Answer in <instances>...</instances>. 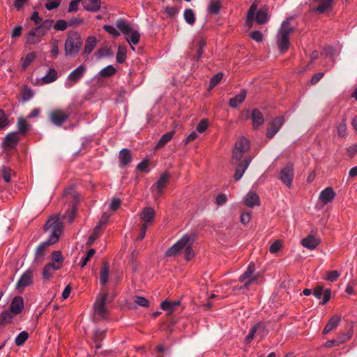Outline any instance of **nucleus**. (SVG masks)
Masks as SVG:
<instances>
[{
	"label": "nucleus",
	"instance_id": "f257e3e1",
	"mask_svg": "<svg viewBox=\"0 0 357 357\" xmlns=\"http://www.w3.org/2000/svg\"><path fill=\"white\" fill-rule=\"evenodd\" d=\"M62 230L63 223L59 218L57 216L50 217L44 226V231L49 233L50 238L37 247L33 263L39 264L43 261L48 247L57 242Z\"/></svg>",
	"mask_w": 357,
	"mask_h": 357
},
{
	"label": "nucleus",
	"instance_id": "f03ea898",
	"mask_svg": "<svg viewBox=\"0 0 357 357\" xmlns=\"http://www.w3.org/2000/svg\"><path fill=\"white\" fill-rule=\"evenodd\" d=\"M80 35L75 31H70L65 43V52L67 56H75L79 52L82 47Z\"/></svg>",
	"mask_w": 357,
	"mask_h": 357
},
{
	"label": "nucleus",
	"instance_id": "7ed1b4c3",
	"mask_svg": "<svg viewBox=\"0 0 357 357\" xmlns=\"http://www.w3.org/2000/svg\"><path fill=\"white\" fill-rule=\"evenodd\" d=\"M116 26L124 34L128 36L126 38L127 41L133 45H137L139 42L140 35L137 31L133 30L130 24L125 20H119L116 22Z\"/></svg>",
	"mask_w": 357,
	"mask_h": 357
},
{
	"label": "nucleus",
	"instance_id": "20e7f679",
	"mask_svg": "<svg viewBox=\"0 0 357 357\" xmlns=\"http://www.w3.org/2000/svg\"><path fill=\"white\" fill-rule=\"evenodd\" d=\"M255 266L251 262L249 264L246 271L239 277L238 280L243 282V287L248 288L252 283L257 282L260 274L255 273Z\"/></svg>",
	"mask_w": 357,
	"mask_h": 357
},
{
	"label": "nucleus",
	"instance_id": "39448f33",
	"mask_svg": "<svg viewBox=\"0 0 357 357\" xmlns=\"http://www.w3.org/2000/svg\"><path fill=\"white\" fill-rule=\"evenodd\" d=\"M190 241V236L184 235L166 252L167 257L176 256Z\"/></svg>",
	"mask_w": 357,
	"mask_h": 357
},
{
	"label": "nucleus",
	"instance_id": "423d86ee",
	"mask_svg": "<svg viewBox=\"0 0 357 357\" xmlns=\"http://www.w3.org/2000/svg\"><path fill=\"white\" fill-rule=\"evenodd\" d=\"M70 114L61 109H55L49 114L51 122L57 126H61L69 117Z\"/></svg>",
	"mask_w": 357,
	"mask_h": 357
},
{
	"label": "nucleus",
	"instance_id": "0eeeda50",
	"mask_svg": "<svg viewBox=\"0 0 357 357\" xmlns=\"http://www.w3.org/2000/svg\"><path fill=\"white\" fill-rule=\"evenodd\" d=\"M294 176L293 165L288 164L281 169L279 178L284 184L289 188L291 185Z\"/></svg>",
	"mask_w": 357,
	"mask_h": 357
},
{
	"label": "nucleus",
	"instance_id": "6e6552de",
	"mask_svg": "<svg viewBox=\"0 0 357 357\" xmlns=\"http://www.w3.org/2000/svg\"><path fill=\"white\" fill-rule=\"evenodd\" d=\"M284 123V117L282 116L274 118L268 124L266 132V137L271 139L279 131L280 127Z\"/></svg>",
	"mask_w": 357,
	"mask_h": 357
},
{
	"label": "nucleus",
	"instance_id": "1a4fd4ad",
	"mask_svg": "<svg viewBox=\"0 0 357 357\" xmlns=\"http://www.w3.org/2000/svg\"><path fill=\"white\" fill-rule=\"evenodd\" d=\"M170 175L167 172H164L156 183L151 186V190H155L158 196L162 194L163 190L166 187Z\"/></svg>",
	"mask_w": 357,
	"mask_h": 357
},
{
	"label": "nucleus",
	"instance_id": "9d476101",
	"mask_svg": "<svg viewBox=\"0 0 357 357\" xmlns=\"http://www.w3.org/2000/svg\"><path fill=\"white\" fill-rule=\"evenodd\" d=\"M107 298L108 294L105 293L100 298H98L96 302L94 303L96 313L102 318L105 317L107 313L105 304L107 301Z\"/></svg>",
	"mask_w": 357,
	"mask_h": 357
},
{
	"label": "nucleus",
	"instance_id": "9b49d317",
	"mask_svg": "<svg viewBox=\"0 0 357 357\" xmlns=\"http://www.w3.org/2000/svg\"><path fill=\"white\" fill-rule=\"evenodd\" d=\"M33 282L32 271L27 270L24 272L16 284V289L22 291L26 287Z\"/></svg>",
	"mask_w": 357,
	"mask_h": 357
},
{
	"label": "nucleus",
	"instance_id": "f8f14e48",
	"mask_svg": "<svg viewBox=\"0 0 357 357\" xmlns=\"http://www.w3.org/2000/svg\"><path fill=\"white\" fill-rule=\"evenodd\" d=\"M47 31L45 29H37V26L31 30L26 36L27 44H35L40 40V37L45 34Z\"/></svg>",
	"mask_w": 357,
	"mask_h": 357
},
{
	"label": "nucleus",
	"instance_id": "ddd939ff",
	"mask_svg": "<svg viewBox=\"0 0 357 357\" xmlns=\"http://www.w3.org/2000/svg\"><path fill=\"white\" fill-rule=\"evenodd\" d=\"M251 161V158L249 157H246L243 159V160L239 163H238L235 174L234 178L237 181L239 180L243 175L244 172L247 169Z\"/></svg>",
	"mask_w": 357,
	"mask_h": 357
},
{
	"label": "nucleus",
	"instance_id": "4468645a",
	"mask_svg": "<svg viewBox=\"0 0 357 357\" xmlns=\"http://www.w3.org/2000/svg\"><path fill=\"white\" fill-rule=\"evenodd\" d=\"M20 141L17 132H12L6 135L3 140L5 147L14 148Z\"/></svg>",
	"mask_w": 357,
	"mask_h": 357
},
{
	"label": "nucleus",
	"instance_id": "2eb2a0df",
	"mask_svg": "<svg viewBox=\"0 0 357 357\" xmlns=\"http://www.w3.org/2000/svg\"><path fill=\"white\" fill-rule=\"evenodd\" d=\"M319 238H315L313 235L309 234L301 240V244L303 247L310 250H314L319 244Z\"/></svg>",
	"mask_w": 357,
	"mask_h": 357
},
{
	"label": "nucleus",
	"instance_id": "dca6fc26",
	"mask_svg": "<svg viewBox=\"0 0 357 357\" xmlns=\"http://www.w3.org/2000/svg\"><path fill=\"white\" fill-rule=\"evenodd\" d=\"M23 308H24L23 298L21 296L14 297L11 302V304H10V310L14 314H18L22 311Z\"/></svg>",
	"mask_w": 357,
	"mask_h": 357
},
{
	"label": "nucleus",
	"instance_id": "f3484780",
	"mask_svg": "<svg viewBox=\"0 0 357 357\" xmlns=\"http://www.w3.org/2000/svg\"><path fill=\"white\" fill-rule=\"evenodd\" d=\"M335 195L333 188L328 187L320 192L319 198L323 204H326L334 199Z\"/></svg>",
	"mask_w": 357,
	"mask_h": 357
},
{
	"label": "nucleus",
	"instance_id": "a211bd4d",
	"mask_svg": "<svg viewBox=\"0 0 357 357\" xmlns=\"http://www.w3.org/2000/svg\"><path fill=\"white\" fill-rule=\"evenodd\" d=\"M119 158L120 161V167L128 165L132 159L130 151L126 148L121 149L119 152Z\"/></svg>",
	"mask_w": 357,
	"mask_h": 357
},
{
	"label": "nucleus",
	"instance_id": "6ab92c4d",
	"mask_svg": "<svg viewBox=\"0 0 357 357\" xmlns=\"http://www.w3.org/2000/svg\"><path fill=\"white\" fill-rule=\"evenodd\" d=\"M85 70L86 68L83 65H80L70 73L68 77V80L73 83L77 82L83 76Z\"/></svg>",
	"mask_w": 357,
	"mask_h": 357
},
{
	"label": "nucleus",
	"instance_id": "aec40b11",
	"mask_svg": "<svg viewBox=\"0 0 357 357\" xmlns=\"http://www.w3.org/2000/svg\"><path fill=\"white\" fill-rule=\"evenodd\" d=\"M60 269V265L54 263H48L43 270V276L45 280H50L56 270Z\"/></svg>",
	"mask_w": 357,
	"mask_h": 357
},
{
	"label": "nucleus",
	"instance_id": "412c9836",
	"mask_svg": "<svg viewBox=\"0 0 357 357\" xmlns=\"http://www.w3.org/2000/svg\"><path fill=\"white\" fill-rule=\"evenodd\" d=\"M101 0H84L83 7L91 12H97L100 8Z\"/></svg>",
	"mask_w": 357,
	"mask_h": 357
},
{
	"label": "nucleus",
	"instance_id": "4be33fe9",
	"mask_svg": "<svg viewBox=\"0 0 357 357\" xmlns=\"http://www.w3.org/2000/svg\"><path fill=\"white\" fill-rule=\"evenodd\" d=\"M341 320V317L339 315L335 314L329 319L328 322L324 328L323 333L326 334L336 328Z\"/></svg>",
	"mask_w": 357,
	"mask_h": 357
},
{
	"label": "nucleus",
	"instance_id": "5701e85b",
	"mask_svg": "<svg viewBox=\"0 0 357 357\" xmlns=\"http://www.w3.org/2000/svg\"><path fill=\"white\" fill-rule=\"evenodd\" d=\"M251 119L255 129H256L258 126L264 124V119L263 114L257 109H255L252 111Z\"/></svg>",
	"mask_w": 357,
	"mask_h": 357
},
{
	"label": "nucleus",
	"instance_id": "b1692460",
	"mask_svg": "<svg viewBox=\"0 0 357 357\" xmlns=\"http://www.w3.org/2000/svg\"><path fill=\"white\" fill-rule=\"evenodd\" d=\"M155 217V211L151 207H146L140 213V218L148 225V223L152 222Z\"/></svg>",
	"mask_w": 357,
	"mask_h": 357
},
{
	"label": "nucleus",
	"instance_id": "393cba45",
	"mask_svg": "<svg viewBox=\"0 0 357 357\" xmlns=\"http://www.w3.org/2000/svg\"><path fill=\"white\" fill-rule=\"evenodd\" d=\"M249 148L250 146L248 140L244 137H241L236 141L234 149L246 153L249 150Z\"/></svg>",
	"mask_w": 357,
	"mask_h": 357
},
{
	"label": "nucleus",
	"instance_id": "a878e982",
	"mask_svg": "<svg viewBox=\"0 0 357 357\" xmlns=\"http://www.w3.org/2000/svg\"><path fill=\"white\" fill-rule=\"evenodd\" d=\"M246 94L247 92L245 89L241 90L239 94L229 100V106L232 108H236L239 104L244 101Z\"/></svg>",
	"mask_w": 357,
	"mask_h": 357
},
{
	"label": "nucleus",
	"instance_id": "bb28decb",
	"mask_svg": "<svg viewBox=\"0 0 357 357\" xmlns=\"http://www.w3.org/2000/svg\"><path fill=\"white\" fill-rule=\"evenodd\" d=\"M244 203L249 207H253L255 205H259V196L254 192H250L245 197Z\"/></svg>",
	"mask_w": 357,
	"mask_h": 357
},
{
	"label": "nucleus",
	"instance_id": "cd10ccee",
	"mask_svg": "<svg viewBox=\"0 0 357 357\" xmlns=\"http://www.w3.org/2000/svg\"><path fill=\"white\" fill-rule=\"evenodd\" d=\"M278 45L282 52L287 51L289 46V36L278 34Z\"/></svg>",
	"mask_w": 357,
	"mask_h": 357
},
{
	"label": "nucleus",
	"instance_id": "c85d7f7f",
	"mask_svg": "<svg viewBox=\"0 0 357 357\" xmlns=\"http://www.w3.org/2000/svg\"><path fill=\"white\" fill-rule=\"evenodd\" d=\"M180 304L181 302L179 301L169 302L165 300L161 303L160 307L163 310L167 311L169 314H172Z\"/></svg>",
	"mask_w": 357,
	"mask_h": 357
},
{
	"label": "nucleus",
	"instance_id": "c756f323",
	"mask_svg": "<svg viewBox=\"0 0 357 357\" xmlns=\"http://www.w3.org/2000/svg\"><path fill=\"white\" fill-rule=\"evenodd\" d=\"M290 20L291 19H287L286 20L283 21L278 33L289 36V34L294 31V28L290 24Z\"/></svg>",
	"mask_w": 357,
	"mask_h": 357
},
{
	"label": "nucleus",
	"instance_id": "7c9ffc66",
	"mask_svg": "<svg viewBox=\"0 0 357 357\" xmlns=\"http://www.w3.org/2000/svg\"><path fill=\"white\" fill-rule=\"evenodd\" d=\"M97 43L96 38L94 36H89L86 41H85V45H84V53L85 54H89L91 53L94 47H96Z\"/></svg>",
	"mask_w": 357,
	"mask_h": 357
},
{
	"label": "nucleus",
	"instance_id": "2f4dec72",
	"mask_svg": "<svg viewBox=\"0 0 357 357\" xmlns=\"http://www.w3.org/2000/svg\"><path fill=\"white\" fill-rule=\"evenodd\" d=\"M206 43L204 38H199L196 42H195V45L197 47V53L195 56V60L199 61L202 57V55L204 52V47L206 46Z\"/></svg>",
	"mask_w": 357,
	"mask_h": 357
},
{
	"label": "nucleus",
	"instance_id": "473e14b6",
	"mask_svg": "<svg viewBox=\"0 0 357 357\" xmlns=\"http://www.w3.org/2000/svg\"><path fill=\"white\" fill-rule=\"evenodd\" d=\"M174 134V131H169L164 134L158 141L157 145L155 146V149H160L163 147L168 142H169L173 137Z\"/></svg>",
	"mask_w": 357,
	"mask_h": 357
},
{
	"label": "nucleus",
	"instance_id": "72a5a7b5",
	"mask_svg": "<svg viewBox=\"0 0 357 357\" xmlns=\"http://www.w3.org/2000/svg\"><path fill=\"white\" fill-rule=\"evenodd\" d=\"M17 126L19 132L22 135H25L29 131L31 126L22 117H19L17 119Z\"/></svg>",
	"mask_w": 357,
	"mask_h": 357
},
{
	"label": "nucleus",
	"instance_id": "f704fd0d",
	"mask_svg": "<svg viewBox=\"0 0 357 357\" xmlns=\"http://www.w3.org/2000/svg\"><path fill=\"white\" fill-rule=\"evenodd\" d=\"M109 278V264L108 263H105L103 266L101 268L100 273V283L102 285H105Z\"/></svg>",
	"mask_w": 357,
	"mask_h": 357
},
{
	"label": "nucleus",
	"instance_id": "c9c22d12",
	"mask_svg": "<svg viewBox=\"0 0 357 357\" xmlns=\"http://www.w3.org/2000/svg\"><path fill=\"white\" fill-rule=\"evenodd\" d=\"M13 313L10 310H6L0 315V326L10 323L13 319Z\"/></svg>",
	"mask_w": 357,
	"mask_h": 357
},
{
	"label": "nucleus",
	"instance_id": "e433bc0d",
	"mask_svg": "<svg viewBox=\"0 0 357 357\" xmlns=\"http://www.w3.org/2000/svg\"><path fill=\"white\" fill-rule=\"evenodd\" d=\"M221 3L219 0H211L208 4V10L211 14L217 15L220 12Z\"/></svg>",
	"mask_w": 357,
	"mask_h": 357
},
{
	"label": "nucleus",
	"instance_id": "4c0bfd02",
	"mask_svg": "<svg viewBox=\"0 0 357 357\" xmlns=\"http://www.w3.org/2000/svg\"><path fill=\"white\" fill-rule=\"evenodd\" d=\"M57 79V72L54 68H50L48 73L42 79L45 84L51 83Z\"/></svg>",
	"mask_w": 357,
	"mask_h": 357
},
{
	"label": "nucleus",
	"instance_id": "58836bf2",
	"mask_svg": "<svg viewBox=\"0 0 357 357\" xmlns=\"http://www.w3.org/2000/svg\"><path fill=\"white\" fill-rule=\"evenodd\" d=\"M1 173L2 174L3 180L7 183L10 181L12 175L15 174L13 169L10 167L5 165L2 166L1 169Z\"/></svg>",
	"mask_w": 357,
	"mask_h": 357
},
{
	"label": "nucleus",
	"instance_id": "ea45409f",
	"mask_svg": "<svg viewBox=\"0 0 357 357\" xmlns=\"http://www.w3.org/2000/svg\"><path fill=\"white\" fill-rule=\"evenodd\" d=\"M257 5L253 3L250 6V8H249V10L248 11L246 22L250 27L252 26V22L254 20V17H255V14L257 13Z\"/></svg>",
	"mask_w": 357,
	"mask_h": 357
},
{
	"label": "nucleus",
	"instance_id": "a19ab883",
	"mask_svg": "<svg viewBox=\"0 0 357 357\" xmlns=\"http://www.w3.org/2000/svg\"><path fill=\"white\" fill-rule=\"evenodd\" d=\"M185 21L190 25L194 24L195 22V16L192 9H186L183 13Z\"/></svg>",
	"mask_w": 357,
	"mask_h": 357
},
{
	"label": "nucleus",
	"instance_id": "79ce46f5",
	"mask_svg": "<svg viewBox=\"0 0 357 357\" xmlns=\"http://www.w3.org/2000/svg\"><path fill=\"white\" fill-rule=\"evenodd\" d=\"M194 242V238L190 236V243L185 245V249L184 251V255L186 260L189 261L195 255L194 251L192 249V244Z\"/></svg>",
	"mask_w": 357,
	"mask_h": 357
},
{
	"label": "nucleus",
	"instance_id": "37998d69",
	"mask_svg": "<svg viewBox=\"0 0 357 357\" xmlns=\"http://www.w3.org/2000/svg\"><path fill=\"white\" fill-rule=\"evenodd\" d=\"M76 204L77 201L75 200L73 204V207L70 209H68L63 216L64 218H66L69 222H72L74 220L75 215L76 213Z\"/></svg>",
	"mask_w": 357,
	"mask_h": 357
},
{
	"label": "nucleus",
	"instance_id": "c03bdc74",
	"mask_svg": "<svg viewBox=\"0 0 357 357\" xmlns=\"http://www.w3.org/2000/svg\"><path fill=\"white\" fill-rule=\"evenodd\" d=\"M259 325H254L250 330L249 333L245 337V342L246 344H250L254 339L255 335H257L258 329L260 328Z\"/></svg>",
	"mask_w": 357,
	"mask_h": 357
},
{
	"label": "nucleus",
	"instance_id": "a18cd8bd",
	"mask_svg": "<svg viewBox=\"0 0 357 357\" xmlns=\"http://www.w3.org/2000/svg\"><path fill=\"white\" fill-rule=\"evenodd\" d=\"M29 337V333L26 331L21 332L15 338V343L17 346H22Z\"/></svg>",
	"mask_w": 357,
	"mask_h": 357
},
{
	"label": "nucleus",
	"instance_id": "49530a36",
	"mask_svg": "<svg viewBox=\"0 0 357 357\" xmlns=\"http://www.w3.org/2000/svg\"><path fill=\"white\" fill-rule=\"evenodd\" d=\"M116 71V70L114 67L109 65L100 70V75L104 77H109L114 75Z\"/></svg>",
	"mask_w": 357,
	"mask_h": 357
},
{
	"label": "nucleus",
	"instance_id": "de8ad7c7",
	"mask_svg": "<svg viewBox=\"0 0 357 357\" xmlns=\"http://www.w3.org/2000/svg\"><path fill=\"white\" fill-rule=\"evenodd\" d=\"M254 19L258 24H262L268 20L267 14L264 11L259 10L255 14Z\"/></svg>",
	"mask_w": 357,
	"mask_h": 357
},
{
	"label": "nucleus",
	"instance_id": "09e8293b",
	"mask_svg": "<svg viewBox=\"0 0 357 357\" xmlns=\"http://www.w3.org/2000/svg\"><path fill=\"white\" fill-rule=\"evenodd\" d=\"M126 59V51L125 47L119 46L116 54V61L119 63H123Z\"/></svg>",
	"mask_w": 357,
	"mask_h": 357
},
{
	"label": "nucleus",
	"instance_id": "8fccbe9b",
	"mask_svg": "<svg viewBox=\"0 0 357 357\" xmlns=\"http://www.w3.org/2000/svg\"><path fill=\"white\" fill-rule=\"evenodd\" d=\"M52 263L59 264L61 268L63 261V257L61 255V252L60 251H54L52 254Z\"/></svg>",
	"mask_w": 357,
	"mask_h": 357
},
{
	"label": "nucleus",
	"instance_id": "3c124183",
	"mask_svg": "<svg viewBox=\"0 0 357 357\" xmlns=\"http://www.w3.org/2000/svg\"><path fill=\"white\" fill-rule=\"evenodd\" d=\"M222 77H223V74L222 73H217L215 75H214L211 79L209 87L211 89L215 87L216 85H218L220 83V82L221 81Z\"/></svg>",
	"mask_w": 357,
	"mask_h": 357
},
{
	"label": "nucleus",
	"instance_id": "603ef678",
	"mask_svg": "<svg viewBox=\"0 0 357 357\" xmlns=\"http://www.w3.org/2000/svg\"><path fill=\"white\" fill-rule=\"evenodd\" d=\"M95 252H96V250L94 249H90L87 252L86 255L84 256L82 259V261H80V266H81L82 268L84 267L86 265L87 262L94 255Z\"/></svg>",
	"mask_w": 357,
	"mask_h": 357
},
{
	"label": "nucleus",
	"instance_id": "864d4df0",
	"mask_svg": "<svg viewBox=\"0 0 357 357\" xmlns=\"http://www.w3.org/2000/svg\"><path fill=\"white\" fill-rule=\"evenodd\" d=\"M351 333H350V332L344 333L341 334L340 335H339L337 337L336 344L339 345L340 344L346 342L351 338Z\"/></svg>",
	"mask_w": 357,
	"mask_h": 357
},
{
	"label": "nucleus",
	"instance_id": "5fc2aeb1",
	"mask_svg": "<svg viewBox=\"0 0 357 357\" xmlns=\"http://www.w3.org/2000/svg\"><path fill=\"white\" fill-rule=\"evenodd\" d=\"M36 54L35 52H32L29 53L25 58V60L22 65V68L26 69V67L29 66L31 64V63L36 59Z\"/></svg>",
	"mask_w": 357,
	"mask_h": 357
},
{
	"label": "nucleus",
	"instance_id": "6e6d98bb",
	"mask_svg": "<svg viewBox=\"0 0 357 357\" xmlns=\"http://www.w3.org/2000/svg\"><path fill=\"white\" fill-rule=\"evenodd\" d=\"M54 21L52 20H45V21H43L40 22V24L37 26V29H45L46 31H48L52 26Z\"/></svg>",
	"mask_w": 357,
	"mask_h": 357
},
{
	"label": "nucleus",
	"instance_id": "4d7b16f0",
	"mask_svg": "<svg viewBox=\"0 0 357 357\" xmlns=\"http://www.w3.org/2000/svg\"><path fill=\"white\" fill-rule=\"evenodd\" d=\"M99 229H100V226H96L95 227L93 234L89 236V237L87 240V242H86L87 245H89V246L91 245L94 243L95 240L98 238Z\"/></svg>",
	"mask_w": 357,
	"mask_h": 357
},
{
	"label": "nucleus",
	"instance_id": "13d9d810",
	"mask_svg": "<svg viewBox=\"0 0 357 357\" xmlns=\"http://www.w3.org/2000/svg\"><path fill=\"white\" fill-rule=\"evenodd\" d=\"M68 26V22L63 20H59L54 24V28L57 31H64Z\"/></svg>",
	"mask_w": 357,
	"mask_h": 357
},
{
	"label": "nucleus",
	"instance_id": "bf43d9fd",
	"mask_svg": "<svg viewBox=\"0 0 357 357\" xmlns=\"http://www.w3.org/2000/svg\"><path fill=\"white\" fill-rule=\"evenodd\" d=\"M22 100L24 101H27V100H29L33 97V93L31 89H29L28 87H25L22 90Z\"/></svg>",
	"mask_w": 357,
	"mask_h": 357
},
{
	"label": "nucleus",
	"instance_id": "052dcab7",
	"mask_svg": "<svg viewBox=\"0 0 357 357\" xmlns=\"http://www.w3.org/2000/svg\"><path fill=\"white\" fill-rule=\"evenodd\" d=\"M244 153H245L244 152H241V151L233 149L232 162L233 163H237V162L239 163V162L241 160V158H243Z\"/></svg>",
	"mask_w": 357,
	"mask_h": 357
},
{
	"label": "nucleus",
	"instance_id": "680f3d73",
	"mask_svg": "<svg viewBox=\"0 0 357 357\" xmlns=\"http://www.w3.org/2000/svg\"><path fill=\"white\" fill-rule=\"evenodd\" d=\"M8 125V119L3 110L0 109V129L4 128Z\"/></svg>",
	"mask_w": 357,
	"mask_h": 357
},
{
	"label": "nucleus",
	"instance_id": "e2e57ef3",
	"mask_svg": "<svg viewBox=\"0 0 357 357\" xmlns=\"http://www.w3.org/2000/svg\"><path fill=\"white\" fill-rule=\"evenodd\" d=\"M52 50H51V54H52V57L53 59L56 58L58 55V53H59V42L56 39H54L52 40Z\"/></svg>",
	"mask_w": 357,
	"mask_h": 357
},
{
	"label": "nucleus",
	"instance_id": "0e129e2a",
	"mask_svg": "<svg viewBox=\"0 0 357 357\" xmlns=\"http://www.w3.org/2000/svg\"><path fill=\"white\" fill-rule=\"evenodd\" d=\"M340 273L337 271H331L328 272L326 280L330 282H334L340 277Z\"/></svg>",
	"mask_w": 357,
	"mask_h": 357
},
{
	"label": "nucleus",
	"instance_id": "69168bd1",
	"mask_svg": "<svg viewBox=\"0 0 357 357\" xmlns=\"http://www.w3.org/2000/svg\"><path fill=\"white\" fill-rule=\"evenodd\" d=\"M135 302L142 307H149V301L144 297L142 296H135Z\"/></svg>",
	"mask_w": 357,
	"mask_h": 357
},
{
	"label": "nucleus",
	"instance_id": "338daca9",
	"mask_svg": "<svg viewBox=\"0 0 357 357\" xmlns=\"http://www.w3.org/2000/svg\"><path fill=\"white\" fill-rule=\"evenodd\" d=\"M103 29L105 31L112 35L114 37H118L120 36V33L112 26L111 25H104Z\"/></svg>",
	"mask_w": 357,
	"mask_h": 357
},
{
	"label": "nucleus",
	"instance_id": "774afa93",
	"mask_svg": "<svg viewBox=\"0 0 357 357\" xmlns=\"http://www.w3.org/2000/svg\"><path fill=\"white\" fill-rule=\"evenodd\" d=\"M106 331L96 330L94 333V342H101L105 337Z\"/></svg>",
	"mask_w": 357,
	"mask_h": 357
}]
</instances>
